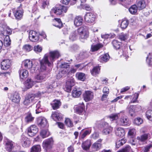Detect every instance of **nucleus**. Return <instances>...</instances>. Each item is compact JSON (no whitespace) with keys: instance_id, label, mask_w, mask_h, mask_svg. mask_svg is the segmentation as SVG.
Returning a JSON list of instances; mask_svg holds the SVG:
<instances>
[{"instance_id":"obj_1","label":"nucleus","mask_w":152,"mask_h":152,"mask_svg":"<svg viewBox=\"0 0 152 152\" xmlns=\"http://www.w3.org/2000/svg\"><path fill=\"white\" fill-rule=\"evenodd\" d=\"M60 56V54L58 51H50L45 54L43 58L39 60L40 66L39 70V73L35 77L36 82H40L45 80L47 66H52L53 62Z\"/></svg>"},{"instance_id":"obj_2","label":"nucleus","mask_w":152,"mask_h":152,"mask_svg":"<svg viewBox=\"0 0 152 152\" xmlns=\"http://www.w3.org/2000/svg\"><path fill=\"white\" fill-rule=\"evenodd\" d=\"M11 29L5 25L0 24V34L6 36L4 39V44L5 46H8L11 44V40L8 35L11 34Z\"/></svg>"},{"instance_id":"obj_3","label":"nucleus","mask_w":152,"mask_h":152,"mask_svg":"<svg viewBox=\"0 0 152 152\" xmlns=\"http://www.w3.org/2000/svg\"><path fill=\"white\" fill-rule=\"evenodd\" d=\"M67 7L63 5H59L53 7L50 11L51 15L54 13L56 15H60L63 13H66L67 11Z\"/></svg>"},{"instance_id":"obj_4","label":"nucleus","mask_w":152,"mask_h":152,"mask_svg":"<svg viewBox=\"0 0 152 152\" xmlns=\"http://www.w3.org/2000/svg\"><path fill=\"white\" fill-rule=\"evenodd\" d=\"M82 39H86L88 37L89 33L88 27L83 26L78 29L77 33Z\"/></svg>"},{"instance_id":"obj_5","label":"nucleus","mask_w":152,"mask_h":152,"mask_svg":"<svg viewBox=\"0 0 152 152\" xmlns=\"http://www.w3.org/2000/svg\"><path fill=\"white\" fill-rule=\"evenodd\" d=\"M121 115L117 121L118 124L120 126H128L129 124V119L128 117L125 115L123 112H120Z\"/></svg>"},{"instance_id":"obj_6","label":"nucleus","mask_w":152,"mask_h":152,"mask_svg":"<svg viewBox=\"0 0 152 152\" xmlns=\"http://www.w3.org/2000/svg\"><path fill=\"white\" fill-rule=\"evenodd\" d=\"M37 123L38 126L41 128H43L48 126L47 120L43 117H40L37 118Z\"/></svg>"},{"instance_id":"obj_7","label":"nucleus","mask_w":152,"mask_h":152,"mask_svg":"<svg viewBox=\"0 0 152 152\" xmlns=\"http://www.w3.org/2000/svg\"><path fill=\"white\" fill-rule=\"evenodd\" d=\"M96 15L93 13L87 12L84 16L86 21L89 23H92L95 21Z\"/></svg>"},{"instance_id":"obj_8","label":"nucleus","mask_w":152,"mask_h":152,"mask_svg":"<svg viewBox=\"0 0 152 152\" xmlns=\"http://www.w3.org/2000/svg\"><path fill=\"white\" fill-rule=\"evenodd\" d=\"M53 139L50 138L44 140L42 143V146L46 150L51 148L53 146Z\"/></svg>"},{"instance_id":"obj_9","label":"nucleus","mask_w":152,"mask_h":152,"mask_svg":"<svg viewBox=\"0 0 152 152\" xmlns=\"http://www.w3.org/2000/svg\"><path fill=\"white\" fill-rule=\"evenodd\" d=\"M15 18L18 20L20 19L22 17L23 14V11L20 5L17 9L13 12Z\"/></svg>"},{"instance_id":"obj_10","label":"nucleus","mask_w":152,"mask_h":152,"mask_svg":"<svg viewBox=\"0 0 152 152\" xmlns=\"http://www.w3.org/2000/svg\"><path fill=\"white\" fill-rule=\"evenodd\" d=\"M38 132L37 127L35 125H33L28 128V134L29 136L32 137L36 134Z\"/></svg>"},{"instance_id":"obj_11","label":"nucleus","mask_w":152,"mask_h":152,"mask_svg":"<svg viewBox=\"0 0 152 152\" xmlns=\"http://www.w3.org/2000/svg\"><path fill=\"white\" fill-rule=\"evenodd\" d=\"M20 140L21 144L23 147H27L29 146L30 142L29 139L24 135H21Z\"/></svg>"},{"instance_id":"obj_12","label":"nucleus","mask_w":152,"mask_h":152,"mask_svg":"<svg viewBox=\"0 0 152 152\" xmlns=\"http://www.w3.org/2000/svg\"><path fill=\"white\" fill-rule=\"evenodd\" d=\"M83 97L86 102L89 101L93 98V93L91 91H86L84 94Z\"/></svg>"},{"instance_id":"obj_13","label":"nucleus","mask_w":152,"mask_h":152,"mask_svg":"<svg viewBox=\"0 0 152 152\" xmlns=\"http://www.w3.org/2000/svg\"><path fill=\"white\" fill-rule=\"evenodd\" d=\"M29 39L33 42H36L39 39V34L35 31H31L29 33Z\"/></svg>"},{"instance_id":"obj_14","label":"nucleus","mask_w":152,"mask_h":152,"mask_svg":"<svg viewBox=\"0 0 152 152\" xmlns=\"http://www.w3.org/2000/svg\"><path fill=\"white\" fill-rule=\"evenodd\" d=\"M102 141V140L100 139L98 140L96 142L94 143L91 147L92 151H95L100 149L102 146V144L101 143Z\"/></svg>"},{"instance_id":"obj_15","label":"nucleus","mask_w":152,"mask_h":152,"mask_svg":"<svg viewBox=\"0 0 152 152\" xmlns=\"http://www.w3.org/2000/svg\"><path fill=\"white\" fill-rule=\"evenodd\" d=\"M10 61L8 59L3 60L1 63V68L3 70H7L10 68Z\"/></svg>"},{"instance_id":"obj_16","label":"nucleus","mask_w":152,"mask_h":152,"mask_svg":"<svg viewBox=\"0 0 152 152\" xmlns=\"http://www.w3.org/2000/svg\"><path fill=\"white\" fill-rule=\"evenodd\" d=\"M34 98V95L33 94H28L26 97L23 103L24 105H28L32 102Z\"/></svg>"},{"instance_id":"obj_17","label":"nucleus","mask_w":152,"mask_h":152,"mask_svg":"<svg viewBox=\"0 0 152 152\" xmlns=\"http://www.w3.org/2000/svg\"><path fill=\"white\" fill-rule=\"evenodd\" d=\"M116 135L118 137H123L125 135V131L124 129L121 127H117L115 130Z\"/></svg>"},{"instance_id":"obj_18","label":"nucleus","mask_w":152,"mask_h":152,"mask_svg":"<svg viewBox=\"0 0 152 152\" xmlns=\"http://www.w3.org/2000/svg\"><path fill=\"white\" fill-rule=\"evenodd\" d=\"M51 117L54 121H61L63 118L62 115L58 112H53Z\"/></svg>"},{"instance_id":"obj_19","label":"nucleus","mask_w":152,"mask_h":152,"mask_svg":"<svg viewBox=\"0 0 152 152\" xmlns=\"http://www.w3.org/2000/svg\"><path fill=\"white\" fill-rule=\"evenodd\" d=\"M83 18L82 17L80 16H76L74 19V25L76 26H79L83 24Z\"/></svg>"},{"instance_id":"obj_20","label":"nucleus","mask_w":152,"mask_h":152,"mask_svg":"<svg viewBox=\"0 0 152 152\" xmlns=\"http://www.w3.org/2000/svg\"><path fill=\"white\" fill-rule=\"evenodd\" d=\"M20 78L21 79L24 80L26 78L28 75V71L25 69H20L19 71Z\"/></svg>"},{"instance_id":"obj_21","label":"nucleus","mask_w":152,"mask_h":152,"mask_svg":"<svg viewBox=\"0 0 152 152\" xmlns=\"http://www.w3.org/2000/svg\"><path fill=\"white\" fill-rule=\"evenodd\" d=\"M10 99L14 102L18 103L20 101V97L19 94L17 93H15L11 95Z\"/></svg>"},{"instance_id":"obj_22","label":"nucleus","mask_w":152,"mask_h":152,"mask_svg":"<svg viewBox=\"0 0 152 152\" xmlns=\"http://www.w3.org/2000/svg\"><path fill=\"white\" fill-rule=\"evenodd\" d=\"M77 113L80 114H82L85 111V106L83 102L79 103L77 107L75 108Z\"/></svg>"},{"instance_id":"obj_23","label":"nucleus","mask_w":152,"mask_h":152,"mask_svg":"<svg viewBox=\"0 0 152 152\" xmlns=\"http://www.w3.org/2000/svg\"><path fill=\"white\" fill-rule=\"evenodd\" d=\"M91 144V140H87L83 142L82 145V148L84 150L87 151L89 150Z\"/></svg>"},{"instance_id":"obj_24","label":"nucleus","mask_w":152,"mask_h":152,"mask_svg":"<svg viewBox=\"0 0 152 152\" xmlns=\"http://www.w3.org/2000/svg\"><path fill=\"white\" fill-rule=\"evenodd\" d=\"M105 126L104 127L103 131L102 133L104 135L108 134L111 133L113 130V128L106 123Z\"/></svg>"},{"instance_id":"obj_25","label":"nucleus","mask_w":152,"mask_h":152,"mask_svg":"<svg viewBox=\"0 0 152 152\" xmlns=\"http://www.w3.org/2000/svg\"><path fill=\"white\" fill-rule=\"evenodd\" d=\"M5 142H6L5 146L7 150L9 152L13 148V142L8 139H6Z\"/></svg>"},{"instance_id":"obj_26","label":"nucleus","mask_w":152,"mask_h":152,"mask_svg":"<svg viewBox=\"0 0 152 152\" xmlns=\"http://www.w3.org/2000/svg\"><path fill=\"white\" fill-rule=\"evenodd\" d=\"M36 82L31 79H28L25 82V86L26 88L29 89L31 88Z\"/></svg>"},{"instance_id":"obj_27","label":"nucleus","mask_w":152,"mask_h":152,"mask_svg":"<svg viewBox=\"0 0 152 152\" xmlns=\"http://www.w3.org/2000/svg\"><path fill=\"white\" fill-rule=\"evenodd\" d=\"M68 70L66 69H63L57 75V78L59 79L65 77L67 75Z\"/></svg>"},{"instance_id":"obj_28","label":"nucleus","mask_w":152,"mask_h":152,"mask_svg":"<svg viewBox=\"0 0 152 152\" xmlns=\"http://www.w3.org/2000/svg\"><path fill=\"white\" fill-rule=\"evenodd\" d=\"M22 65L24 66L26 69H30L32 67L33 64L32 61L26 59L23 61Z\"/></svg>"},{"instance_id":"obj_29","label":"nucleus","mask_w":152,"mask_h":152,"mask_svg":"<svg viewBox=\"0 0 152 152\" xmlns=\"http://www.w3.org/2000/svg\"><path fill=\"white\" fill-rule=\"evenodd\" d=\"M150 137V135L149 134H145L141 135L140 136L137 137V139L140 141L144 142Z\"/></svg>"},{"instance_id":"obj_30","label":"nucleus","mask_w":152,"mask_h":152,"mask_svg":"<svg viewBox=\"0 0 152 152\" xmlns=\"http://www.w3.org/2000/svg\"><path fill=\"white\" fill-rule=\"evenodd\" d=\"M51 105L54 110L58 108L61 105V102L58 100H55L51 103Z\"/></svg>"},{"instance_id":"obj_31","label":"nucleus","mask_w":152,"mask_h":152,"mask_svg":"<svg viewBox=\"0 0 152 152\" xmlns=\"http://www.w3.org/2000/svg\"><path fill=\"white\" fill-rule=\"evenodd\" d=\"M78 34L76 31H71L69 35V39L71 41L75 40L77 38Z\"/></svg>"},{"instance_id":"obj_32","label":"nucleus","mask_w":152,"mask_h":152,"mask_svg":"<svg viewBox=\"0 0 152 152\" xmlns=\"http://www.w3.org/2000/svg\"><path fill=\"white\" fill-rule=\"evenodd\" d=\"M145 3L144 0H140L137 3V7L139 10H142L145 7Z\"/></svg>"},{"instance_id":"obj_33","label":"nucleus","mask_w":152,"mask_h":152,"mask_svg":"<svg viewBox=\"0 0 152 152\" xmlns=\"http://www.w3.org/2000/svg\"><path fill=\"white\" fill-rule=\"evenodd\" d=\"M103 46V45L102 44H98L96 45H92L91 47V51L92 52H94L102 48Z\"/></svg>"},{"instance_id":"obj_34","label":"nucleus","mask_w":152,"mask_h":152,"mask_svg":"<svg viewBox=\"0 0 152 152\" xmlns=\"http://www.w3.org/2000/svg\"><path fill=\"white\" fill-rule=\"evenodd\" d=\"M110 56L109 54L106 53L101 56L99 58V61L101 62H106L109 59Z\"/></svg>"},{"instance_id":"obj_35","label":"nucleus","mask_w":152,"mask_h":152,"mask_svg":"<svg viewBox=\"0 0 152 152\" xmlns=\"http://www.w3.org/2000/svg\"><path fill=\"white\" fill-rule=\"evenodd\" d=\"M54 21L55 23L53 24V25L56 27L59 28L62 27L63 24L61 20L59 18H55Z\"/></svg>"},{"instance_id":"obj_36","label":"nucleus","mask_w":152,"mask_h":152,"mask_svg":"<svg viewBox=\"0 0 152 152\" xmlns=\"http://www.w3.org/2000/svg\"><path fill=\"white\" fill-rule=\"evenodd\" d=\"M112 44L114 48L116 50L119 49L121 45V42L116 40H113V41Z\"/></svg>"},{"instance_id":"obj_37","label":"nucleus","mask_w":152,"mask_h":152,"mask_svg":"<svg viewBox=\"0 0 152 152\" xmlns=\"http://www.w3.org/2000/svg\"><path fill=\"white\" fill-rule=\"evenodd\" d=\"M127 109L129 111V114L131 116L135 115V111L134 105H130L128 106Z\"/></svg>"},{"instance_id":"obj_38","label":"nucleus","mask_w":152,"mask_h":152,"mask_svg":"<svg viewBox=\"0 0 152 152\" xmlns=\"http://www.w3.org/2000/svg\"><path fill=\"white\" fill-rule=\"evenodd\" d=\"M82 92L74 88L72 91V95L73 97L77 98L79 97L81 95Z\"/></svg>"},{"instance_id":"obj_39","label":"nucleus","mask_w":152,"mask_h":152,"mask_svg":"<svg viewBox=\"0 0 152 152\" xmlns=\"http://www.w3.org/2000/svg\"><path fill=\"white\" fill-rule=\"evenodd\" d=\"M100 70V69L99 66H96L91 71V73L93 76H96L99 74Z\"/></svg>"},{"instance_id":"obj_40","label":"nucleus","mask_w":152,"mask_h":152,"mask_svg":"<svg viewBox=\"0 0 152 152\" xmlns=\"http://www.w3.org/2000/svg\"><path fill=\"white\" fill-rule=\"evenodd\" d=\"M138 9L136 5H134L129 8V10L131 14L134 15L137 13Z\"/></svg>"},{"instance_id":"obj_41","label":"nucleus","mask_w":152,"mask_h":152,"mask_svg":"<svg viewBox=\"0 0 152 152\" xmlns=\"http://www.w3.org/2000/svg\"><path fill=\"white\" fill-rule=\"evenodd\" d=\"M126 142V140L124 139L117 141L115 143L116 148H119L122 145L124 144Z\"/></svg>"},{"instance_id":"obj_42","label":"nucleus","mask_w":152,"mask_h":152,"mask_svg":"<svg viewBox=\"0 0 152 152\" xmlns=\"http://www.w3.org/2000/svg\"><path fill=\"white\" fill-rule=\"evenodd\" d=\"M121 115V113H118L116 114H113L110 115L109 117V118L111 121H113L118 119L119 116Z\"/></svg>"},{"instance_id":"obj_43","label":"nucleus","mask_w":152,"mask_h":152,"mask_svg":"<svg viewBox=\"0 0 152 152\" xmlns=\"http://www.w3.org/2000/svg\"><path fill=\"white\" fill-rule=\"evenodd\" d=\"M76 76L78 80L82 81H84L85 79V74L82 72L77 73Z\"/></svg>"},{"instance_id":"obj_44","label":"nucleus","mask_w":152,"mask_h":152,"mask_svg":"<svg viewBox=\"0 0 152 152\" xmlns=\"http://www.w3.org/2000/svg\"><path fill=\"white\" fill-rule=\"evenodd\" d=\"M41 150L40 145H37L33 146L31 148V152H40Z\"/></svg>"},{"instance_id":"obj_45","label":"nucleus","mask_w":152,"mask_h":152,"mask_svg":"<svg viewBox=\"0 0 152 152\" xmlns=\"http://www.w3.org/2000/svg\"><path fill=\"white\" fill-rule=\"evenodd\" d=\"M129 24V21L126 19L123 20L121 25V26L122 29H125L127 28Z\"/></svg>"},{"instance_id":"obj_46","label":"nucleus","mask_w":152,"mask_h":152,"mask_svg":"<svg viewBox=\"0 0 152 152\" xmlns=\"http://www.w3.org/2000/svg\"><path fill=\"white\" fill-rule=\"evenodd\" d=\"M143 122V120L139 117H137L135 118L134 121V124L137 126H139L142 124Z\"/></svg>"},{"instance_id":"obj_47","label":"nucleus","mask_w":152,"mask_h":152,"mask_svg":"<svg viewBox=\"0 0 152 152\" xmlns=\"http://www.w3.org/2000/svg\"><path fill=\"white\" fill-rule=\"evenodd\" d=\"M10 132L11 133L14 134L18 131V128L15 126H10Z\"/></svg>"},{"instance_id":"obj_48","label":"nucleus","mask_w":152,"mask_h":152,"mask_svg":"<svg viewBox=\"0 0 152 152\" xmlns=\"http://www.w3.org/2000/svg\"><path fill=\"white\" fill-rule=\"evenodd\" d=\"M40 135L43 138H45L49 136V132L47 130H42L40 132Z\"/></svg>"},{"instance_id":"obj_49","label":"nucleus","mask_w":152,"mask_h":152,"mask_svg":"<svg viewBox=\"0 0 152 152\" xmlns=\"http://www.w3.org/2000/svg\"><path fill=\"white\" fill-rule=\"evenodd\" d=\"M145 116L148 119L152 121V110H147L145 113Z\"/></svg>"},{"instance_id":"obj_50","label":"nucleus","mask_w":152,"mask_h":152,"mask_svg":"<svg viewBox=\"0 0 152 152\" xmlns=\"http://www.w3.org/2000/svg\"><path fill=\"white\" fill-rule=\"evenodd\" d=\"M146 61L148 65L152 66V55L149 54L146 58Z\"/></svg>"},{"instance_id":"obj_51","label":"nucleus","mask_w":152,"mask_h":152,"mask_svg":"<svg viewBox=\"0 0 152 152\" xmlns=\"http://www.w3.org/2000/svg\"><path fill=\"white\" fill-rule=\"evenodd\" d=\"M115 36V35L112 33L101 35V37L102 38H104L105 39H107L108 38H114Z\"/></svg>"},{"instance_id":"obj_52","label":"nucleus","mask_w":152,"mask_h":152,"mask_svg":"<svg viewBox=\"0 0 152 152\" xmlns=\"http://www.w3.org/2000/svg\"><path fill=\"white\" fill-rule=\"evenodd\" d=\"M33 47L30 45H24L23 47V49L26 51L29 52L33 49Z\"/></svg>"},{"instance_id":"obj_53","label":"nucleus","mask_w":152,"mask_h":152,"mask_svg":"<svg viewBox=\"0 0 152 152\" xmlns=\"http://www.w3.org/2000/svg\"><path fill=\"white\" fill-rule=\"evenodd\" d=\"M33 119L34 118L32 116L30 113L28 114L25 119V122L28 123L32 121Z\"/></svg>"},{"instance_id":"obj_54","label":"nucleus","mask_w":152,"mask_h":152,"mask_svg":"<svg viewBox=\"0 0 152 152\" xmlns=\"http://www.w3.org/2000/svg\"><path fill=\"white\" fill-rule=\"evenodd\" d=\"M75 84V80L73 78H71L66 82V85L72 87Z\"/></svg>"},{"instance_id":"obj_55","label":"nucleus","mask_w":152,"mask_h":152,"mask_svg":"<svg viewBox=\"0 0 152 152\" xmlns=\"http://www.w3.org/2000/svg\"><path fill=\"white\" fill-rule=\"evenodd\" d=\"M79 7L80 9H85L87 11H89L91 9L90 7L88 5L85 4H81Z\"/></svg>"},{"instance_id":"obj_56","label":"nucleus","mask_w":152,"mask_h":152,"mask_svg":"<svg viewBox=\"0 0 152 152\" xmlns=\"http://www.w3.org/2000/svg\"><path fill=\"white\" fill-rule=\"evenodd\" d=\"M138 96L139 94L138 93H135L132 96H131V97H132V98L131 101V102H130V103H134L135 102H136L137 101V99L138 98Z\"/></svg>"},{"instance_id":"obj_57","label":"nucleus","mask_w":152,"mask_h":152,"mask_svg":"<svg viewBox=\"0 0 152 152\" xmlns=\"http://www.w3.org/2000/svg\"><path fill=\"white\" fill-rule=\"evenodd\" d=\"M42 50V47L39 45H35L34 47V50L37 53L41 52Z\"/></svg>"},{"instance_id":"obj_58","label":"nucleus","mask_w":152,"mask_h":152,"mask_svg":"<svg viewBox=\"0 0 152 152\" xmlns=\"http://www.w3.org/2000/svg\"><path fill=\"white\" fill-rule=\"evenodd\" d=\"M65 123L69 127H72L73 126V124L72 121L69 118L66 119Z\"/></svg>"},{"instance_id":"obj_59","label":"nucleus","mask_w":152,"mask_h":152,"mask_svg":"<svg viewBox=\"0 0 152 152\" xmlns=\"http://www.w3.org/2000/svg\"><path fill=\"white\" fill-rule=\"evenodd\" d=\"M128 38V36L126 34H121L118 36V38L121 41H125Z\"/></svg>"},{"instance_id":"obj_60","label":"nucleus","mask_w":152,"mask_h":152,"mask_svg":"<svg viewBox=\"0 0 152 152\" xmlns=\"http://www.w3.org/2000/svg\"><path fill=\"white\" fill-rule=\"evenodd\" d=\"M91 129L86 130L81 136V138L84 139L87 135L89 134L91 132Z\"/></svg>"},{"instance_id":"obj_61","label":"nucleus","mask_w":152,"mask_h":152,"mask_svg":"<svg viewBox=\"0 0 152 152\" xmlns=\"http://www.w3.org/2000/svg\"><path fill=\"white\" fill-rule=\"evenodd\" d=\"M131 150L130 147L129 146L127 145L121 150H119L117 152H129Z\"/></svg>"},{"instance_id":"obj_62","label":"nucleus","mask_w":152,"mask_h":152,"mask_svg":"<svg viewBox=\"0 0 152 152\" xmlns=\"http://www.w3.org/2000/svg\"><path fill=\"white\" fill-rule=\"evenodd\" d=\"M40 101H39L36 104V113L38 114L41 112V109L40 108Z\"/></svg>"},{"instance_id":"obj_63","label":"nucleus","mask_w":152,"mask_h":152,"mask_svg":"<svg viewBox=\"0 0 152 152\" xmlns=\"http://www.w3.org/2000/svg\"><path fill=\"white\" fill-rule=\"evenodd\" d=\"M136 133V131L135 129L132 128L129 129V130L128 132V134L131 136H133Z\"/></svg>"},{"instance_id":"obj_64","label":"nucleus","mask_w":152,"mask_h":152,"mask_svg":"<svg viewBox=\"0 0 152 152\" xmlns=\"http://www.w3.org/2000/svg\"><path fill=\"white\" fill-rule=\"evenodd\" d=\"M152 148V143L146 145L144 148L143 151L144 152H148L151 148Z\"/></svg>"}]
</instances>
